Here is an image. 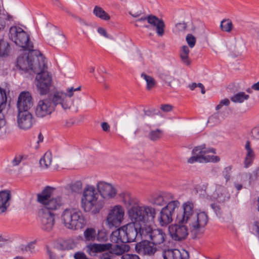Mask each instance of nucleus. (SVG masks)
Returning <instances> with one entry per match:
<instances>
[{"instance_id":"1","label":"nucleus","mask_w":259,"mask_h":259,"mask_svg":"<svg viewBox=\"0 0 259 259\" xmlns=\"http://www.w3.org/2000/svg\"><path fill=\"white\" fill-rule=\"evenodd\" d=\"M55 190V188L47 186L37 194V202L43 205L38 211V218L41 228L47 232L51 231L55 225V213L53 211L59 209L63 204L61 196L53 197Z\"/></svg>"},{"instance_id":"2","label":"nucleus","mask_w":259,"mask_h":259,"mask_svg":"<svg viewBox=\"0 0 259 259\" xmlns=\"http://www.w3.org/2000/svg\"><path fill=\"white\" fill-rule=\"evenodd\" d=\"M122 201L127 209L128 217L131 222L138 226H146L149 218L153 220L156 217V209L153 207L145 205L139 200L132 198L128 193L120 195Z\"/></svg>"},{"instance_id":"3","label":"nucleus","mask_w":259,"mask_h":259,"mask_svg":"<svg viewBox=\"0 0 259 259\" xmlns=\"http://www.w3.org/2000/svg\"><path fill=\"white\" fill-rule=\"evenodd\" d=\"M183 211L177 214L176 222L178 223L187 224L190 232L197 237L202 234L208 223L207 214L203 211L196 212L194 203L188 201L182 204Z\"/></svg>"},{"instance_id":"4","label":"nucleus","mask_w":259,"mask_h":259,"mask_svg":"<svg viewBox=\"0 0 259 259\" xmlns=\"http://www.w3.org/2000/svg\"><path fill=\"white\" fill-rule=\"evenodd\" d=\"M149 202L155 206H164L160 210L157 217L160 226H166L172 222V217L180 206V202L175 199L171 193L160 192L152 195Z\"/></svg>"},{"instance_id":"5","label":"nucleus","mask_w":259,"mask_h":259,"mask_svg":"<svg viewBox=\"0 0 259 259\" xmlns=\"http://www.w3.org/2000/svg\"><path fill=\"white\" fill-rule=\"evenodd\" d=\"M145 227L141 226L140 228V226L133 222L129 223L113 231L111 234V240L116 243L136 241L137 239L143 238L142 231Z\"/></svg>"},{"instance_id":"6","label":"nucleus","mask_w":259,"mask_h":259,"mask_svg":"<svg viewBox=\"0 0 259 259\" xmlns=\"http://www.w3.org/2000/svg\"><path fill=\"white\" fill-rule=\"evenodd\" d=\"M23 55L20 56L17 59V66L22 70H29L33 72H37L43 69L45 67V59L37 50H28Z\"/></svg>"},{"instance_id":"7","label":"nucleus","mask_w":259,"mask_h":259,"mask_svg":"<svg viewBox=\"0 0 259 259\" xmlns=\"http://www.w3.org/2000/svg\"><path fill=\"white\" fill-rule=\"evenodd\" d=\"M81 207L85 212L93 214L99 213L103 208V204L99 200V194L95 187L87 185L84 188L80 202Z\"/></svg>"},{"instance_id":"8","label":"nucleus","mask_w":259,"mask_h":259,"mask_svg":"<svg viewBox=\"0 0 259 259\" xmlns=\"http://www.w3.org/2000/svg\"><path fill=\"white\" fill-rule=\"evenodd\" d=\"M61 220L66 228L72 230L82 229L86 224V220L82 212L76 208H65L61 213Z\"/></svg>"},{"instance_id":"9","label":"nucleus","mask_w":259,"mask_h":259,"mask_svg":"<svg viewBox=\"0 0 259 259\" xmlns=\"http://www.w3.org/2000/svg\"><path fill=\"white\" fill-rule=\"evenodd\" d=\"M209 153H215L213 148H206L205 146L201 145L195 147L192 151V156L187 160L188 163L192 164L194 162L207 163L217 162L220 160L218 156H209L206 154Z\"/></svg>"},{"instance_id":"10","label":"nucleus","mask_w":259,"mask_h":259,"mask_svg":"<svg viewBox=\"0 0 259 259\" xmlns=\"http://www.w3.org/2000/svg\"><path fill=\"white\" fill-rule=\"evenodd\" d=\"M125 209L123 206L116 204L110 206L106 218L105 223L110 229L117 228L124 220Z\"/></svg>"},{"instance_id":"11","label":"nucleus","mask_w":259,"mask_h":259,"mask_svg":"<svg viewBox=\"0 0 259 259\" xmlns=\"http://www.w3.org/2000/svg\"><path fill=\"white\" fill-rule=\"evenodd\" d=\"M9 37L17 46L31 50L33 46L29 41V35L21 27L12 26L9 30Z\"/></svg>"},{"instance_id":"12","label":"nucleus","mask_w":259,"mask_h":259,"mask_svg":"<svg viewBox=\"0 0 259 259\" xmlns=\"http://www.w3.org/2000/svg\"><path fill=\"white\" fill-rule=\"evenodd\" d=\"M81 89V86H79L77 88H69L65 93L56 92L53 95V101L55 105H60L64 110L70 109L73 105V101L70 98L74 96L75 92L80 91Z\"/></svg>"},{"instance_id":"13","label":"nucleus","mask_w":259,"mask_h":259,"mask_svg":"<svg viewBox=\"0 0 259 259\" xmlns=\"http://www.w3.org/2000/svg\"><path fill=\"white\" fill-rule=\"evenodd\" d=\"M47 65L45 60V67L43 69L35 72L36 74L35 77V85L38 93L44 95L47 94L52 85V76L47 70Z\"/></svg>"},{"instance_id":"14","label":"nucleus","mask_w":259,"mask_h":259,"mask_svg":"<svg viewBox=\"0 0 259 259\" xmlns=\"http://www.w3.org/2000/svg\"><path fill=\"white\" fill-rule=\"evenodd\" d=\"M143 238L148 239L154 245L163 243L166 239L165 233L160 229H153L150 226L147 225L142 231Z\"/></svg>"},{"instance_id":"15","label":"nucleus","mask_w":259,"mask_h":259,"mask_svg":"<svg viewBox=\"0 0 259 259\" xmlns=\"http://www.w3.org/2000/svg\"><path fill=\"white\" fill-rule=\"evenodd\" d=\"M53 98L40 100L37 103L35 110V114L38 118H43L50 115L55 110Z\"/></svg>"},{"instance_id":"16","label":"nucleus","mask_w":259,"mask_h":259,"mask_svg":"<svg viewBox=\"0 0 259 259\" xmlns=\"http://www.w3.org/2000/svg\"><path fill=\"white\" fill-rule=\"evenodd\" d=\"M170 226L168 228L169 234L171 238L177 241L185 239L188 235V228L186 224L178 223Z\"/></svg>"},{"instance_id":"17","label":"nucleus","mask_w":259,"mask_h":259,"mask_svg":"<svg viewBox=\"0 0 259 259\" xmlns=\"http://www.w3.org/2000/svg\"><path fill=\"white\" fill-rule=\"evenodd\" d=\"M32 98L28 92H22L19 95L17 101L18 112L29 111L32 106Z\"/></svg>"},{"instance_id":"18","label":"nucleus","mask_w":259,"mask_h":259,"mask_svg":"<svg viewBox=\"0 0 259 259\" xmlns=\"http://www.w3.org/2000/svg\"><path fill=\"white\" fill-rule=\"evenodd\" d=\"M96 187L101 196L104 199L113 198L117 194L116 188L110 183L100 181L97 183Z\"/></svg>"},{"instance_id":"19","label":"nucleus","mask_w":259,"mask_h":259,"mask_svg":"<svg viewBox=\"0 0 259 259\" xmlns=\"http://www.w3.org/2000/svg\"><path fill=\"white\" fill-rule=\"evenodd\" d=\"M18 126L21 130L30 128L33 124V116L29 111L18 112L17 116Z\"/></svg>"},{"instance_id":"20","label":"nucleus","mask_w":259,"mask_h":259,"mask_svg":"<svg viewBox=\"0 0 259 259\" xmlns=\"http://www.w3.org/2000/svg\"><path fill=\"white\" fill-rule=\"evenodd\" d=\"M138 243L136 246V250L137 252L141 254L153 255L157 250V248L153 246L152 243L148 239Z\"/></svg>"},{"instance_id":"21","label":"nucleus","mask_w":259,"mask_h":259,"mask_svg":"<svg viewBox=\"0 0 259 259\" xmlns=\"http://www.w3.org/2000/svg\"><path fill=\"white\" fill-rule=\"evenodd\" d=\"M148 23L156 30V32L159 36H162L164 33L165 24L164 21L158 17L150 15L148 16Z\"/></svg>"},{"instance_id":"22","label":"nucleus","mask_w":259,"mask_h":259,"mask_svg":"<svg viewBox=\"0 0 259 259\" xmlns=\"http://www.w3.org/2000/svg\"><path fill=\"white\" fill-rule=\"evenodd\" d=\"M11 193L8 190L0 191V214H5L10 205Z\"/></svg>"},{"instance_id":"23","label":"nucleus","mask_w":259,"mask_h":259,"mask_svg":"<svg viewBox=\"0 0 259 259\" xmlns=\"http://www.w3.org/2000/svg\"><path fill=\"white\" fill-rule=\"evenodd\" d=\"M212 199L220 202H223L230 198V194L226 189L219 185L215 186V189L211 195Z\"/></svg>"},{"instance_id":"24","label":"nucleus","mask_w":259,"mask_h":259,"mask_svg":"<svg viewBox=\"0 0 259 259\" xmlns=\"http://www.w3.org/2000/svg\"><path fill=\"white\" fill-rule=\"evenodd\" d=\"M111 247L110 243L106 244H97L93 243L87 246V251L90 254H92L96 253L101 252L104 251L110 250Z\"/></svg>"},{"instance_id":"25","label":"nucleus","mask_w":259,"mask_h":259,"mask_svg":"<svg viewBox=\"0 0 259 259\" xmlns=\"http://www.w3.org/2000/svg\"><path fill=\"white\" fill-rule=\"evenodd\" d=\"M190 50L186 45L183 46L180 50V57L181 62L186 66L190 65L191 61L189 57Z\"/></svg>"},{"instance_id":"26","label":"nucleus","mask_w":259,"mask_h":259,"mask_svg":"<svg viewBox=\"0 0 259 259\" xmlns=\"http://www.w3.org/2000/svg\"><path fill=\"white\" fill-rule=\"evenodd\" d=\"M245 149L246 151L245 165L246 167H248L252 163L255 157V153L251 147L250 142L248 141H247L245 143Z\"/></svg>"},{"instance_id":"27","label":"nucleus","mask_w":259,"mask_h":259,"mask_svg":"<svg viewBox=\"0 0 259 259\" xmlns=\"http://www.w3.org/2000/svg\"><path fill=\"white\" fill-rule=\"evenodd\" d=\"M93 13L97 18L106 21H109L111 17L102 7L95 6L93 10Z\"/></svg>"},{"instance_id":"28","label":"nucleus","mask_w":259,"mask_h":259,"mask_svg":"<svg viewBox=\"0 0 259 259\" xmlns=\"http://www.w3.org/2000/svg\"><path fill=\"white\" fill-rule=\"evenodd\" d=\"M130 247L129 245L125 244L120 245L116 244L113 247H111V252L112 253L117 255H120L130 250Z\"/></svg>"},{"instance_id":"29","label":"nucleus","mask_w":259,"mask_h":259,"mask_svg":"<svg viewBox=\"0 0 259 259\" xmlns=\"http://www.w3.org/2000/svg\"><path fill=\"white\" fill-rule=\"evenodd\" d=\"M52 154L50 152H46L42 158L39 160L40 166L44 168H47L52 163Z\"/></svg>"},{"instance_id":"30","label":"nucleus","mask_w":259,"mask_h":259,"mask_svg":"<svg viewBox=\"0 0 259 259\" xmlns=\"http://www.w3.org/2000/svg\"><path fill=\"white\" fill-rule=\"evenodd\" d=\"M249 95L244 92H239L231 97V100L234 103H241L249 99Z\"/></svg>"},{"instance_id":"31","label":"nucleus","mask_w":259,"mask_h":259,"mask_svg":"<svg viewBox=\"0 0 259 259\" xmlns=\"http://www.w3.org/2000/svg\"><path fill=\"white\" fill-rule=\"evenodd\" d=\"M76 246V242L71 239L63 240L60 243V248L62 250L73 249L75 248Z\"/></svg>"},{"instance_id":"32","label":"nucleus","mask_w":259,"mask_h":259,"mask_svg":"<svg viewBox=\"0 0 259 259\" xmlns=\"http://www.w3.org/2000/svg\"><path fill=\"white\" fill-rule=\"evenodd\" d=\"M84 237L87 241H93L95 240L96 231L94 228H88L83 232Z\"/></svg>"},{"instance_id":"33","label":"nucleus","mask_w":259,"mask_h":259,"mask_svg":"<svg viewBox=\"0 0 259 259\" xmlns=\"http://www.w3.org/2000/svg\"><path fill=\"white\" fill-rule=\"evenodd\" d=\"M233 27L232 22L229 19H223L221 22L220 27L223 31L230 32L233 29Z\"/></svg>"},{"instance_id":"34","label":"nucleus","mask_w":259,"mask_h":259,"mask_svg":"<svg viewBox=\"0 0 259 259\" xmlns=\"http://www.w3.org/2000/svg\"><path fill=\"white\" fill-rule=\"evenodd\" d=\"M7 101V97L6 91L0 87V113L6 108Z\"/></svg>"},{"instance_id":"35","label":"nucleus","mask_w":259,"mask_h":259,"mask_svg":"<svg viewBox=\"0 0 259 259\" xmlns=\"http://www.w3.org/2000/svg\"><path fill=\"white\" fill-rule=\"evenodd\" d=\"M189 253L184 249H174V259H188Z\"/></svg>"},{"instance_id":"36","label":"nucleus","mask_w":259,"mask_h":259,"mask_svg":"<svg viewBox=\"0 0 259 259\" xmlns=\"http://www.w3.org/2000/svg\"><path fill=\"white\" fill-rule=\"evenodd\" d=\"M141 77L146 81L147 90H150L155 86L156 82L152 76L143 73L141 74Z\"/></svg>"},{"instance_id":"37","label":"nucleus","mask_w":259,"mask_h":259,"mask_svg":"<svg viewBox=\"0 0 259 259\" xmlns=\"http://www.w3.org/2000/svg\"><path fill=\"white\" fill-rule=\"evenodd\" d=\"M163 134V131L160 129L152 130L149 134V138L151 140L157 141L161 138Z\"/></svg>"},{"instance_id":"38","label":"nucleus","mask_w":259,"mask_h":259,"mask_svg":"<svg viewBox=\"0 0 259 259\" xmlns=\"http://www.w3.org/2000/svg\"><path fill=\"white\" fill-rule=\"evenodd\" d=\"M82 188V183L80 181H76L70 185L71 191L75 193H79Z\"/></svg>"},{"instance_id":"39","label":"nucleus","mask_w":259,"mask_h":259,"mask_svg":"<svg viewBox=\"0 0 259 259\" xmlns=\"http://www.w3.org/2000/svg\"><path fill=\"white\" fill-rule=\"evenodd\" d=\"M9 44L4 40H0V56H5L7 55L9 51Z\"/></svg>"},{"instance_id":"40","label":"nucleus","mask_w":259,"mask_h":259,"mask_svg":"<svg viewBox=\"0 0 259 259\" xmlns=\"http://www.w3.org/2000/svg\"><path fill=\"white\" fill-rule=\"evenodd\" d=\"M186 40L189 47L190 48L194 47L196 42V38L192 34H188L187 35L186 37Z\"/></svg>"},{"instance_id":"41","label":"nucleus","mask_w":259,"mask_h":259,"mask_svg":"<svg viewBox=\"0 0 259 259\" xmlns=\"http://www.w3.org/2000/svg\"><path fill=\"white\" fill-rule=\"evenodd\" d=\"M146 21L148 22V17H141L136 20L135 26L137 27H145L149 28L150 25H146Z\"/></svg>"},{"instance_id":"42","label":"nucleus","mask_w":259,"mask_h":259,"mask_svg":"<svg viewBox=\"0 0 259 259\" xmlns=\"http://www.w3.org/2000/svg\"><path fill=\"white\" fill-rule=\"evenodd\" d=\"M160 77L165 82L168 83L169 85L174 80V77L170 75L168 72H163L160 74Z\"/></svg>"},{"instance_id":"43","label":"nucleus","mask_w":259,"mask_h":259,"mask_svg":"<svg viewBox=\"0 0 259 259\" xmlns=\"http://www.w3.org/2000/svg\"><path fill=\"white\" fill-rule=\"evenodd\" d=\"M207 122L212 125L219 123L220 119L219 114L218 113H215L210 116L208 119Z\"/></svg>"},{"instance_id":"44","label":"nucleus","mask_w":259,"mask_h":259,"mask_svg":"<svg viewBox=\"0 0 259 259\" xmlns=\"http://www.w3.org/2000/svg\"><path fill=\"white\" fill-rule=\"evenodd\" d=\"M174 249H167L164 250L162 256L164 259H174Z\"/></svg>"},{"instance_id":"45","label":"nucleus","mask_w":259,"mask_h":259,"mask_svg":"<svg viewBox=\"0 0 259 259\" xmlns=\"http://www.w3.org/2000/svg\"><path fill=\"white\" fill-rule=\"evenodd\" d=\"M187 29V24L185 22L178 23L176 25V30L177 32H184Z\"/></svg>"},{"instance_id":"46","label":"nucleus","mask_w":259,"mask_h":259,"mask_svg":"<svg viewBox=\"0 0 259 259\" xmlns=\"http://www.w3.org/2000/svg\"><path fill=\"white\" fill-rule=\"evenodd\" d=\"M230 104V101L228 99H225L221 100L220 103L216 106L217 110H220L223 106H228Z\"/></svg>"},{"instance_id":"47","label":"nucleus","mask_w":259,"mask_h":259,"mask_svg":"<svg viewBox=\"0 0 259 259\" xmlns=\"http://www.w3.org/2000/svg\"><path fill=\"white\" fill-rule=\"evenodd\" d=\"M230 170L231 167H226L223 171V175L224 178L226 179V182H228L230 179Z\"/></svg>"},{"instance_id":"48","label":"nucleus","mask_w":259,"mask_h":259,"mask_svg":"<svg viewBox=\"0 0 259 259\" xmlns=\"http://www.w3.org/2000/svg\"><path fill=\"white\" fill-rule=\"evenodd\" d=\"M251 136L254 139L259 140V126L255 127L252 130Z\"/></svg>"},{"instance_id":"49","label":"nucleus","mask_w":259,"mask_h":259,"mask_svg":"<svg viewBox=\"0 0 259 259\" xmlns=\"http://www.w3.org/2000/svg\"><path fill=\"white\" fill-rule=\"evenodd\" d=\"M34 248V243L33 242H30L28 243L25 247H23L21 248L22 250H25L26 251H30L32 252Z\"/></svg>"},{"instance_id":"50","label":"nucleus","mask_w":259,"mask_h":259,"mask_svg":"<svg viewBox=\"0 0 259 259\" xmlns=\"http://www.w3.org/2000/svg\"><path fill=\"white\" fill-rule=\"evenodd\" d=\"M121 259H140L138 255L133 254H125L122 256Z\"/></svg>"},{"instance_id":"51","label":"nucleus","mask_w":259,"mask_h":259,"mask_svg":"<svg viewBox=\"0 0 259 259\" xmlns=\"http://www.w3.org/2000/svg\"><path fill=\"white\" fill-rule=\"evenodd\" d=\"M97 31L100 34L103 35L104 37L106 38H109V36L106 32V30L104 28L99 27L97 29Z\"/></svg>"},{"instance_id":"52","label":"nucleus","mask_w":259,"mask_h":259,"mask_svg":"<svg viewBox=\"0 0 259 259\" xmlns=\"http://www.w3.org/2000/svg\"><path fill=\"white\" fill-rule=\"evenodd\" d=\"M172 107L169 104L161 105L160 109L164 112H169L172 110Z\"/></svg>"},{"instance_id":"53","label":"nucleus","mask_w":259,"mask_h":259,"mask_svg":"<svg viewBox=\"0 0 259 259\" xmlns=\"http://www.w3.org/2000/svg\"><path fill=\"white\" fill-rule=\"evenodd\" d=\"M22 160V157L21 156H16L12 161L13 165L17 166L21 162Z\"/></svg>"},{"instance_id":"54","label":"nucleus","mask_w":259,"mask_h":259,"mask_svg":"<svg viewBox=\"0 0 259 259\" xmlns=\"http://www.w3.org/2000/svg\"><path fill=\"white\" fill-rule=\"evenodd\" d=\"M6 124V121L3 115L0 116V130L3 128Z\"/></svg>"},{"instance_id":"55","label":"nucleus","mask_w":259,"mask_h":259,"mask_svg":"<svg viewBox=\"0 0 259 259\" xmlns=\"http://www.w3.org/2000/svg\"><path fill=\"white\" fill-rule=\"evenodd\" d=\"M102 128L104 131L107 132L109 131L110 126L107 122H103L101 124Z\"/></svg>"},{"instance_id":"56","label":"nucleus","mask_w":259,"mask_h":259,"mask_svg":"<svg viewBox=\"0 0 259 259\" xmlns=\"http://www.w3.org/2000/svg\"><path fill=\"white\" fill-rule=\"evenodd\" d=\"M77 20L81 25L86 26H89V24L87 23V22L81 18H77Z\"/></svg>"},{"instance_id":"57","label":"nucleus","mask_w":259,"mask_h":259,"mask_svg":"<svg viewBox=\"0 0 259 259\" xmlns=\"http://www.w3.org/2000/svg\"><path fill=\"white\" fill-rule=\"evenodd\" d=\"M54 5L58 7L61 8L62 5L59 0H51Z\"/></svg>"},{"instance_id":"58","label":"nucleus","mask_w":259,"mask_h":259,"mask_svg":"<svg viewBox=\"0 0 259 259\" xmlns=\"http://www.w3.org/2000/svg\"><path fill=\"white\" fill-rule=\"evenodd\" d=\"M197 87H199V88H201V93L202 94H205V89H204V87L202 83H197Z\"/></svg>"},{"instance_id":"59","label":"nucleus","mask_w":259,"mask_h":259,"mask_svg":"<svg viewBox=\"0 0 259 259\" xmlns=\"http://www.w3.org/2000/svg\"><path fill=\"white\" fill-rule=\"evenodd\" d=\"M252 89L256 91H259V81L252 85Z\"/></svg>"},{"instance_id":"60","label":"nucleus","mask_w":259,"mask_h":259,"mask_svg":"<svg viewBox=\"0 0 259 259\" xmlns=\"http://www.w3.org/2000/svg\"><path fill=\"white\" fill-rule=\"evenodd\" d=\"M189 87L191 90L193 91L197 87V83H192V84H191L189 85Z\"/></svg>"},{"instance_id":"61","label":"nucleus","mask_w":259,"mask_h":259,"mask_svg":"<svg viewBox=\"0 0 259 259\" xmlns=\"http://www.w3.org/2000/svg\"><path fill=\"white\" fill-rule=\"evenodd\" d=\"M235 187L238 190H240L242 189V186L241 184H236Z\"/></svg>"},{"instance_id":"62","label":"nucleus","mask_w":259,"mask_h":259,"mask_svg":"<svg viewBox=\"0 0 259 259\" xmlns=\"http://www.w3.org/2000/svg\"><path fill=\"white\" fill-rule=\"evenodd\" d=\"M130 14L133 17L137 18L140 16V14L138 13H136L135 14H133L132 12H130Z\"/></svg>"},{"instance_id":"63","label":"nucleus","mask_w":259,"mask_h":259,"mask_svg":"<svg viewBox=\"0 0 259 259\" xmlns=\"http://www.w3.org/2000/svg\"><path fill=\"white\" fill-rule=\"evenodd\" d=\"M97 239H98V241H103V240H105L106 239V237L101 238L100 235H99L97 237Z\"/></svg>"},{"instance_id":"64","label":"nucleus","mask_w":259,"mask_h":259,"mask_svg":"<svg viewBox=\"0 0 259 259\" xmlns=\"http://www.w3.org/2000/svg\"><path fill=\"white\" fill-rule=\"evenodd\" d=\"M72 124H73V122L66 121L65 126L68 127V126H71Z\"/></svg>"}]
</instances>
